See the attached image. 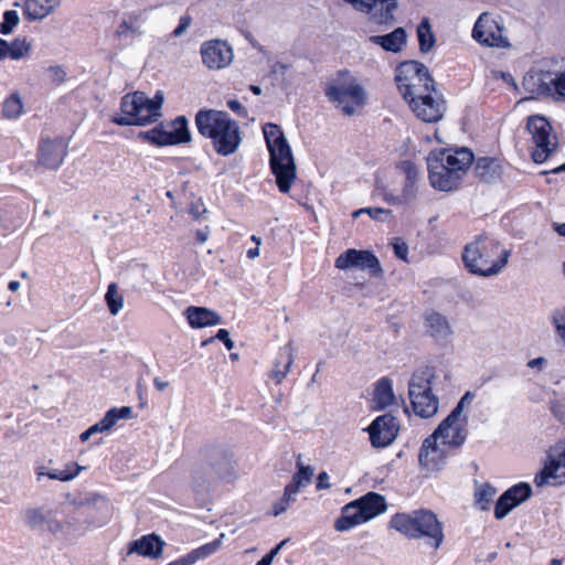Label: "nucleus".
Returning a JSON list of instances; mask_svg holds the SVG:
<instances>
[{"label":"nucleus","instance_id":"nucleus-5","mask_svg":"<svg viewBox=\"0 0 565 565\" xmlns=\"http://www.w3.org/2000/svg\"><path fill=\"white\" fill-rule=\"evenodd\" d=\"M163 93L158 90L153 98H149L143 92H135L121 98L120 109L122 115L115 117L113 121L119 126H146L157 121L161 117Z\"/></svg>","mask_w":565,"mask_h":565},{"label":"nucleus","instance_id":"nucleus-51","mask_svg":"<svg viewBox=\"0 0 565 565\" xmlns=\"http://www.w3.org/2000/svg\"><path fill=\"white\" fill-rule=\"evenodd\" d=\"M45 73L49 79L56 85L63 84L66 79V72L61 65L49 66Z\"/></svg>","mask_w":565,"mask_h":565},{"label":"nucleus","instance_id":"nucleus-63","mask_svg":"<svg viewBox=\"0 0 565 565\" xmlns=\"http://www.w3.org/2000/svg\"><path fill=\"white\" fill-rule=\"evenodd\" d=\"M288 68V66L281 62H276L273 66H271V73L273 74H284L285 71Z\"/></svg>","mask_w":565,"mask_h":565},{"label":"nucleus","instance_id":"nucleus-39","mask_svg":"<svg viewBox=\"0 0 565 565\" xmlns=\"http://www.w3.org/2000/svg\"><path fill=\"white\" fill-rule=\"evenodd\" d=\"M8 57L18 61L30 55L32 44L25 38H17L11 42H8Z\"/></svg>","mask_w":565,"mask_h":565},{"label":"nucleus","instance_id":"nucleus-35","mask_svg":"<svg viewBox=\"0 0 565 565\" xmlns=\"http://www.w3.org/2000/svg\"><path fill=\"white\" fill-rule=\"evenodd\" d=\"M142 19V12L136 11L127 14L115 31L117 39H125L129 36H139L143 33L140 21Z\"/></svg>","mask_w":565,"mask_h":565},{"label":"nucleus","instance_id":"nucleus-29","mask_svg":"<svg viewBox=\"0 0 565 565\" xmlns=\"http://www.w3.org/2000/svg\"><path fill=\"white\" fill-rule=\"evenodd\" d=\"M134 416V411L130 406H122L120 408H110L105 416L96 424L89 427L93 435L98 433H107L116 425L119 419H130Z\"/></svg>","mask_w":565,"mask_h":565},{"label":"nucleus","instance_id":"nucleus-56","mask_svg":"<svg viewBox=\"0 0 565 565\" xmlns=\"http://www.w3.org/2000/svg\"><path fill=\"white\" fill-rule=\"evenodd\" d=\"M215 339L222 341L227 350H232L234 348V342L231 340L230 332L226 329H220Z\"/></svg>","mask_w":565,"mask_h":565},{"label":"nucleus","instance_id":"nucleus-21","mask_svg":"<svg viewBox=\"0 0 565 565\" xmlns=\"http://www.w3.org/2000/svg\"><path fill=\"white\" fill-rule=\"evenodd\" d=\"M444 445L461 446L467 438V417H452L449 414L433 433Z\"/></svg>","mask_w":565,"mask_h":565},{"label":"nucleus","instance_id":"nucleus-59","mask_svg":"<svg viewBox=\"0 0 565 565\" xmlns=\"http://www.w3.org/2000/svg\"><path fill=\"white\" fill-rule=\"evenodd\" d=\"M191 19L189 17H182L178 28L173 31L174 36H180L190 25Z\"/></svg>","mask_w":565,"mask_h":565},{"label":"nucleus","instance_id":"nucleus-26","mask_svg":"<svg viewBox=\"0 0 565 565\" xmlns=\"http://www.w3.org/2000/svg\"><path fill=\"white\" fill-rule=\"evenodd\" d=\"M166 543L157 534H148L129 543L127 555L138 554L149 558H158L162 555Z\"/></svg>","mask_w":565,"mask_h":565},{"label":"nucleus","instance_id":"nucleus-36","mask_svg":"<svg viewBox=\"0 0 565 565\" xmlns=\"http://www.w3.org/2000/svg\"><path fill=\"white\" fill-rule=\"evenodd\" d=\"M225 537L224 533H221L220 537L214 540L213 542L206 543L193 551H191L188 556L191 562V564H195L196 562L207 558L215 554L223 544V539Z\"/></svg>","mask_w":565,"mask_h":565},{"label":"nucleus","instance_id":"nucleus-50","mask_svg":"<svg viewBox=\"0 0 565 565\" xmlns=\"http://www.w3.org/2000/svg\"><path fill=\"white\" fill-rule=\"evenodd\" d=\"M518 501L513 498L510 500H504V493L499 498L494 507V515L497 519H503L513 508H515Z\"/></svg>","mask_w":565,"mask_h":565},{"label":"nucleus","instance_id":"nucleus-14","mask_svg":"<svg viewBox=\"0 0 565 565\" xmlns=\"http://www.w3.org/2000/svg\"><path fill=\"white\" fill-rule=\"evenodd\" d=\"M335 267L341 270L358 268L361 270H369L372 277L380 278L383 276L377 257L370 250H359L350 248L340 254L335 259Z\"/></svg>","mask_w":565,"mask_h":565},{"label":"nucleus","instance_id":"nucleus-16","mask_svg":"<svg viewBox=\"0 0 565 565\" xmlns=\"http://www.w3.org/2000/svg\"><path fill=\"white\" fill-rule=\"evenodd\" d=\"M370 441L374 448H385L397 437L399 430L398 420L391 414L376 417L367 427Z\"/></svg>","mask_w":565,"mask_h":565},{"label":"nucleus","instance_id":"nucleus-17","mask_svg":"<svg viewBox=\"0 0 565 565\" xmlns=\"http://www.w3.org/2000/svg\"><path fill=\"white\" fill-rule=\"evenodd\" d=\"M409 106L414 114L426 122L440 120L446 110L445 102L435 88L418 98L411 99Z\"/></svg>","mask_w":565,"mask_h":565},{"label":"nucleus","instance_id":"nucleus-13","mask_svg":"<svg viewBox=\"0 0 565 565\" xmlns=\"http://www.w3.org/2000/svg\"><path fill=\"white\" fill-rule=\"evenodd\" d=\"M472 38L481 45L490 47L509 46L508 39L503 35V25L500 17L483 12L475 23Z\"/></svg>","mask_w":565,"mask_h":565},{"label":"nucleus","instance_id":"nucleus-25","mask_svg":"<svg viewBox=\"0 0 565 565\" xmlns=\"http://www.w3.org/2000/svg\"><path fill=\"white\" fill-rule=\"evenodd\" d=\"M399 169L405 175L403 188L398 194L401 205H406L415 201L418 193V181L420 173L418 168L411 161H404L399 164Z\"/></svg>","mask_w":565,"mask_h":565},{"label":"nucleus","instance_id":"nucleus-11","mask_svg":"<svg viewBox=\"0 0 565 565\" xmlns=\"http://www.w3.org/2000/svg\"><path fill=\"white\" fill-rule=\"evenodd\" d=\"M526 129L533 143L532 159L536 163L545 162L557 149L558 141L547 119L540 115L530 116Z\"/></svg>","mask_w":565,"mask_h":565},{"label":"nucleus","instance_id":"nucleus-2","mask_svg":"<svg viewBox=\"0 0 565 565\" xmlns=\"http://www.w3.org/2000/svg\"><path fill=\"white\" fill-rule=\"evenodd\" d=\"M511 252L498 239L481 234L467 244L462 252L466 268L475 275L491 277L500 274L508 265Z\"/></svg>","mask_w":565,"mask_h":565},{"label":"nucleus","instance_id":"nucleus-43","mask_svg":"<svg viewBox=\"0 0 565 565\" xmlns=\"http://www.w3.org/2000/svg\"><path fill=\"white\" fill-rule=\"evenodd\" d=\"M296 494L297 492L294 490V488L286 486L281 499L273 505L271 514L274 516H278L286 512L290 504L296 501Z\"/></svg>","mask_w":565,"mask_h":565},{"label":"nucleus","instance_id":"nucleus-64","mask_svg":"<svg viewBox=\"0 0 565 565\" xmlns=\"http://www.w3.org/2000/svg\"><path fill=\"white\" fill-rule=\"evenodd\" d=\"M168 565H192L190 559H189V556L188 554L177 561H173L171 563H169Z\"/></svg>","mask_w":565,"mask_h":565},{"label":"nucleus","instance_id":"nucleus-9","mask_svg":"<svg viewBox=\"0 0 565 565\" xmlns=\"http://www.w3.org/2000/svg\"><path fill=\"white\" fill-rule=\"evenodd\" d=\"M386 510L385 498L375 492H369L359 500L343 507L341 516L335 521L338 531H347L366 522Z\"/></svg>","mask_w":565,"mask_h":565},{"label":"nucleus","instance_id":"nucleus-55","mask_svg":"<svg viewBox=\"0 0 565 565\" xmlns=\"http://www.w3.org/2000/svg\"><path fill=\"white\" fill-rule=\"evenodd\" d=\"M220 478L225 481H233L237 478V471L235 467L232 463L226 462L225 463V470L218 472Z\"/></svg>","mask_w":565,"mask_h":565},{"label":"nucleus","instance_id":"nucleus-58","mask_svg":"<svg viewBox=\"0 0 565 565\" xmlns=\"http://www.w3.org/2000/svg\"><path fill=\"white\" fill-rule=\"evenodd\" d=\"M546 363H547V360L545 358H543V356H540V358L530 360L527 362V367L536 369L539 371H542L546 366Z\"/></svg>","mask_w":565,"mask_h":565},{"label":"nucleus","instance_id":"nucleus-45","mask_svg":"<svg viewBox=\"0 0 565 565\" xmlns=\"http://www.w3.org/2000/svg\"><path fill=\"white\" fill-rule=\"evenodd\" d=\"M551 321L557 338L565 348V307L555 309L552 312Z\"/></svg>","mask_w":565,"mask_h":565},{"label":"nucleus","instance_id":"nucleus-54","mask_svg":"<svg viewBox=\"0 0 565 565\" xmlns=\"http://www.w3.org/2000/svg\"><path fill=\"white\" fill-rule=\"evenodd\" d=\"M394 254L402 260L407 262L408 246L405 242L399 239L393 243Z\"/></svg>","mask_w":565,"mask_h":565},{"label":"nucleus","instance_id":"nucleus-41","mask_svg":"<svg viewBox=\"0 0 565 565\" xmlns=\"http://www.w3.org/2000/svg\"><path fill=\"white\" fill-rule=\"evenodd\" d=\"M23 110L21 97L18 93L10 95L3 103L2 115L8 119L18 118Z\"/></svg>","mask_w":565,"mask_h":565},{"label":"nucleus","instance_id":"nucleus-30","mask_svg":"<svg viewBox=\"0 0 565 565\" xmlns=\"http://www.w3.org/2000/svg\"><path fill=\"white\" fill-rule=\"evenodd\" d=\"M407 34L403 28H397L385 35H372L369 41L380 45L383 50L392 53L401 52L406 44Z\"/></svg>","mask_w":565,"mask_h":565},{"label":"nucleus","instance_id":"nucleus-23","mask_svg":"<svg viewBox=\"0 0 565 565\" xmlns=\"http://www.w3.org/2000/svg\"><path fill=\"white\" fill-rule=\"evenodd\" d=\"M430 154L436 156L438 159L443 157V163L447 164L452 172H456V175L460 181L473 162V154L467 148H460L455 151L443 149L439 151H433Z\"/></svg>","mask_w":565,"mask_h":565},{"label":"nucleus","instance_id":"nucleus-34","mask_svg":"<svg viewBox=\"0 0 565 565\" xmlns=\"http://www.w3.org/2000/svg\"><path fill=\"white\" fill-rule=\"evenodd\" d=\"M425 321L429 334L436 339H446L454 333L448 319L439 312L433 311L427 313Z\"/></svg>","mask_w":565,"mask_h":565},{"label":"nucleus","instance_id":"nucleus-61","mask_svg":"<svg viewBox=\"0 0 565 565\" xmlns=\"http://www.w3.org/2000/svg\"><path fill=\"white\" fill-rule=\"evenodd\" d=\"M227 106L230 107V109L237 113L238 115L246 116L247 111L238 100H228Z\"/></svg>","mask_w":565,"mask_h":565},{"label":"nucleus","instance_id":"nucleus-40","mask_svg":"<svg viewBox=\"0 0 565 565\" xmlns=\"http://www.w3.org/2000/svg\"><path fill=\"white\" fill-rule=\"evenodd\" d=\"M298 471L294 475L291 482L287 484L289 488H294L296 492L300 488L307 486L311 481L313 470L311 467L303 466L300 461L297 462Z\"/></svg>","mask_w":565,"mask_h":565},{"label":"nucleus","instance_id":"nucleus-62","mask_svg":"<svg viewBox=\"0 0 565 565\" xmlns=\"http://www.w3.org/2000/svg\"><path fill=\"white\" fill-rule=\"evenodd\" d=\"M153 385H154V387L158 391L163 392L169 386V382L168 381H163L160 377H154L153 379Z\"/></svg>","mask_w":565,"mask_h":565},{"label":"nucleus","instance_id":"nucleus-24","mask_svg":"<svg viewBox=\"0 0 565 565\" xmlns=\"http://www.w3.org/2000/svg\"><path fill=\"white\" fill-rule=\"evenodd\" d=\"M365 8L360 9V12H365L370 15V20L376 24H393L395 22L394 11L397 8L396 0H367Z\"/></svg>","mask_w":565,"mask_h":565},{"label":"nucleus","instance_id":"nucleus-60","mask_svg":"<svg viewBox=\"0 0 565 565\" xmlns=\"http://www.w3.org/2000/svg\"><path fill=\"white\" fill-rule=\"evenodd\" d=\"M100 501H106V499L99 493H92L85 498L82 504L86 505H96Z\"/></svg>","mask_w":565,"mask_h":565},{"label":"nucleus","instance_id":"nucleus-53","mask_svg":"<svg viewBox=\"0 0 565 565\" xmlns=\"http://www.w3.org/2000/svg\"><path fill=\"white\" fill-rule=\"evenodd\" d=\"M366 214L370 215L371 218L380 222H385L391 216V210L382 209V207H366Z\"/></svg>","mask_w":565,"mask_h":565},{"label":"nucleus","instance_id":"nucleus-44","mask_svg":"<svg viewBox=\"0 0 565 565\" xmlns=\"http://www.w3.org/2000/svg\"><path fill=\"white\" fill-rule=\"evenodd\" d=\"M374 195L381 196L387 204L401 205L398 194L393 193L381 178L375 180Z\"/></svg>","mask_w":565,"mask_h":565},{"label":"nucleus","instance_id":"nucleus-27","mask_svg":"<svg viewBox=\"0 0 565 565\" xmlns=\"http://www.w3.org/2000/svg\"><path fill=\"white\" fill-rule=\"evenodd\" d=\"M85 469L84 466L75 461L66 462L63 469H50L46 466H39L35 469L36 481L41 482L43 477H47L51 480L67 482L75 479Z\"/></svg>","mask_w":565,"mask_h":565},{"label":"nucleus","instance_id":"nucleus-46","mask_svg":"<svg viewBox=\"0 0 565 565\" xmlns=\"http://www.w3.org/2000/svg\"><path fill=\"white\" fill-rule=\"evenodd\" d=\"M532 489L527 483H520L504 492V500L513 498L518 504L524 502L531 497Z\"/></svg>","mask_w":565,"mask_h":565},{"label":"nucleus","instance_id":"nucleus-52","mask_svg":"<svg viewBox=\"0 0 565 565\" xmlns=\"http://www.w3.org/2000/svg\"><path fill=\"white\" fill-rule=\"evenodd\" d=\"M475 394L471 392H466L465 395L460 398L457 406L450 413L451 418L454 417H465L462 412L465 408L469 407L473 402Z\"/></svg>","mask_w":565,"mask_h":565},{"label":"nucleus","instance_id":"nucleus-6","mask_svg":"<svg viewBox=\"0 0 565 565\" xmlns=\"http://www.w3.org/2000/svg\"><path fill=\"white\" fill-rule=\"evenodd\" d=\"M523 87L532 95L565 100V58L553 61L547 70L529 71Z\"/></svg>","mask_w":565,"mask_h":565},{"label":"nucleus","instance_id":"nucleus-47","mask_svg":"<svg viewBox=\"0 0 565 565\" xmlns=\"http://www.w3.org/2000/svg\"><path fill=\"white\" fill-rule=\"evenodd\" d=\"M23 518L30 527H40L46 522L45 513L42 509L29 508L24 511Z\"/></svg>","mask_w":565,"mask_h":565},{"label":"nucleus","instance_id":"nucleus-22","mask_svg":"<svg viewBox=\"0 0 565 565\" xmlns=\"http://www.w3.org/2000/svg\"><path fill=\"white\" fill-rule=\"evenodd\" d=\"M448 447L431 434L424 441L419 450V466L427 471L441 469Z\"/></svg>","mask_w":565,"mask_h":565},{"label":"nucleus","instance_id":"nucleus-12","mask_svg":"<svg viewBox=\"0 0 565 565\" xmlns=\"http://www.w3.org/2000/svg\"><path fill=\"white\" fill-rule=\"evenodd\" d=\"M141 136L158 146L188 143L192 139L188 129V119L184 116L162 122L151 130L141 132Z\"/></svg>","mask_w":565,"mask_h":565},{"label":"nucleus","instance_id":"nucleus-8","mask_svg":"<svg viewBox=\"0 0 565 565\" xmlns=\"http://www.w3.org/2000/svg\"><path fill=\"white\" fill-rule=\"evenodd\" d=\"M395 81L404 99L409 104L411 99L418 98L433 90L434 79L427 67L416 61H407L396 68Z\"/></svg>","mask_w":565,"mask_h":565},{"label":"nucleus","instance_id":"nucleus-15","mask_svg":"<svg viewBox=\"0 0 565 565\" xmlns=\"http://www.w3.org/2000/svg\"><path fill=\"white\" fill-rule=\"evenodd\" d=\"M548 458V463L534 479L537 487L546 483L556 486L565 482V441L554 446Z\"/></svg>","mask_w":565,"mask_h":565},{"label":"nucleus","instance_id":"nucleus-1","mask_svg":"<svg viewBox=\"0 0 565 565\" xmlns=\"http://www.w3.org/2000/svg\"><path fill=\"white\" fill-rule=\"evenodd\" d=\"M198 131L210 138L217 154L226 157L237 151L241 142V129L226 111L202 109L195 116Z\"/></svg>","mask_w":565,"mask_h":565},{"label":"nucleus","instance_id":"nucleus-31","mask_svg":"<svg viewBox=\"0 0 565 565\" xmlns=\"http://www.w3.org/2000/svg\"><path fill=\"white\" fill-rule=\"evenodd\" d=\"M396 401L392 381L387 377L381 379L374 388L373 392V409L383 411L388 406L393 405Z\"/></svg>","mask_w":565,"mask_h":565},{"label":"nucleus","instance_id":"nucleus-49","mask_svg":"<svg viewBox=\"0 0 565 565\" xmlns=\"http://www.w3.org/2000/svg\"><path fill=\"white\" fill-rule=\"evenodd\" d=\"M20 18L17 11L8 10L3 14V22L0 23V33L8 35L19 24Z\"/></svg>","mask_w":565,"mask_h":565},{"label":"nucleus","instance_id":"nucleus-33","mask_svg":"<svg viewBox=\"0 0 565 565\" xmlns=\"http://www.w3.org/2000/svg\"><path fill=\"white\" fill-rule=\"evenodd\" d=\"M475 173L482 182L492 183L500 179L502 167L499 160L483 157L477 160Z\"/></svg>","mask_w":565,"mask_h":565},{"label":"nucleus","instance_id":"nucleus-19","mask_svg":"<svg viewBox=\"0 0 565 565\" xmlns=\"http://www.w3.org/2000/svg\"><path fill=\"white\" fill-rule=\"evenodd\" d=\"M427 164L429 183L434 189L449 192L458 188L461 181L456 175V172H452L447 164L443 163V157L438 159L429 153Z\"/></svg>","mask_w":565,"mask_h":565},{"label":"nucleus","instance_id":"nucleus-3","mask_svg":"<svg viewBox=\"0 0 565 565\" xmlns=\"http://www.w3.org/2000/svg\"><path fill=\"white\" fill-rule=\"evenodd\" d=\"M269 151L270 169L280 192L288 193L296 180V162L288 140L278 125L266 124L263 128Z\"/></svg>","mask_w":565,"mask_h":565},{"label":"nucleus","instance_id":"nucleus-37","mask_svg":"<svg viewBox=\"0 0 565 565\" xmlns=\"http://www.w3.org/2000/svg\"><path fill=\"white\" fill-rule=\"evenodd\" d=\"M294 348L291 342L287 343L284 348L280 349V356L285 358L286 362L280 369L279 363H276L275 369L270 372V377L276 381L277 384L281 383L287 373L290 370V366L294 361Z\"/></svg>","mask_w":565,"mask_h":565},{"label":"nucleus","instance_id":"nucleus-42","mask_svg":"<svg viewBox=\"0 0 565 565\" xmlns=\"http://www.w3.org/2000/svg\"><path fill=\"white\" fill-rule=\"evenodd\" d=\"M105 300L111 315L115 316L120 311L124 305V298L118 292L116 284H110L108 286L107 292L105 295Z\"/></svg>","mask_w":565,"mask_h":565},{"label":"nucleus","instance_id":"nucleus-20","mask_svg":"<svg viewBox=\"0 0 565 565\" xmlns=\"http://www.w3.org/2000/svg\"><path fill=\"white\" fill-rule=\"evenodd\" d=\"M201 56L204 65L210 70H221L233 61V50L222 40L206 41L201 46Z\"/></svg>","mask_w":565,"mask_h":565},{"label":"nucleus","instance_id":"nucleus-48","mask_svg":"<svg viewBox=\"0 0 565 565\" xmlns=\"http://www.w3.org/2000/svg\"><path fill=\"white\" fill-rule=\"evenodd\" d=\"M497 491L490 484L481 486L476 492V501L479 504L480 509H488L489 503L493 500Z\"/></svg>","mask_w":565,"mask_h":565},{"label":"nucleus","instance_id":"nucleus-7","mask_svg":"<svg viewBox=\"0 0 565 565\" xmlns=\"http://www.w3.org/2000/svg\"><path fill=\"white\" fill-rule=\"evenodd\" d=\"M435 377L433 367L417 369L408 382V397L414 413L423 418L437 414L439 401L431 392V381Z\"/></svg>","mask_w":565,"mask_h":565},{"label":"nucleus","instance_id":"nucleus-18","mask_svg":"<svg viewBox=\"0 0 565 565\" xmlns=\"http://www.w3.org/2000/svg\"><path fill=\"white\" fill-rule=\"evenodd\" d=\"M67 148L62 137H43L38 149V162L46 169H57L66 157Z\"/></svg>","mask_w":565,"mask_h":565},{"label":"nucleus","instance_id":"nucleus-28","mask_svg":"<svg viewBox=\"0 0 565 565\" xmlns=\"http://www.w3.org/2000/svg\"><path fill=\"white\" fill-rule=\"evenodd\" d=\"M183 315L193 329L216 326L222 322L218 313L205 307L190 306L184 310Z\"/></svg>","mask_w":565,"mask_h":565},{"label":"nucleus","instance_id":"nucleus-38","mask_svg":"<svg viewBox=\"0 0 565 565\" xmlns=\"http://www.w3.org/2000/svg\"><path fill=\"white\" fill-rule=\"evenodd\" d=\"M417 38L419 42V50L423 53L430 51L435 45V35L427 18L423 19L418 24Z\"/></svg>","mask_w":565,"mask_h":565},{"label":"nucleus","instance_id":"nucleus-4","mask_svg":"<svg viewBox=\"0 0 565 565\" xmlns=\"http://www.w3.org/2000/svg\"><path fill=\"white\" fill-rule=\"evenodd\" d=\"M391 525L407 537L425 539L434 550L439 548L444 541L443 525L436 514L428 510L398 513L393 516Z\"/></svg>","mask_w":565,"mask_h":565},{"label":"nucleus","instance_id":"nucleus-10","mask_svg":"<svg viewBox=\"0 0 565 565\" xmlns=\"http://www.w3.org/2000/svg\"><path fill=\"white\" fill-rule=\"evenodd\" d=\"M326 95L335 103L345 115H353L355 107L366 103L367 94L358 81L350 76H340L329 84Z\"/></svg>","mask_w":565,"mask_h":565},{"label":"nucleus","instance_id":"nucleus-32","mask_svg":"<svg viewBox=\"0 0 565 565\" xmlns=\"http://www.w3.org/2000/svg\"><path fill=\"white\" fill-rule=\"evenodd\" d=\"M61 6V0H26L24 14L28 20H42Z\"/></svg>","mask_w":565,"mask_h":565},{"label":"nucleus","instance_id":"nucleus-57","mask_svg":"<svg viewBox=\"0 0 565 565\" xmlns=\"http://www.w3.org/2000/svg\"><path fill=\"white\" fill-rule=\"evenodd\" d=\"M331 487L330 482H329V476L326 471H322L318 475V479H317V489L318 490H322V489H329Z\"/></svg>","mask_w":565,"mask_h":565}]
</instances>
